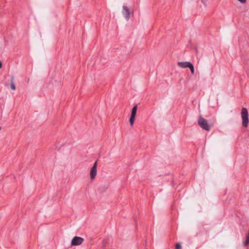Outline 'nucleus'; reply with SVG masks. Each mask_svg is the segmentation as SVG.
<instances>
[{
	"label": "nucleus",
	"mask_w": 249,
	"mask_h": 249,
	"mask_svg": "<svg viewBox=\"0 0 249 249\" xmlns=\"http://www.w3.org/2000/svg\"><path fill=\"white\" fill-rule=\"evenodd\" d=\"M241 117L242 119V125L247 127L249 124V114L247 108L244 107L241 110Z\"/></svg>",
	"instance_id": "1"
},
{
	"label": "nucleus",
	"mask_w": 249,
	"mask_h": 249,
	"mask_svg": "<svg viewBox=\"0 0 249 249\" xmlns=\"http://www.w3.org/2000/svg\"><path fill=\"white\" fill-rule=\"evenodd\" d=\"M198 124L201 128L205 130L209 131L210 129V126L208 124L207 121L201 116L199 117Z\"/></svg>",
	"instance_id": "2"
},
{
	"label": "nucleus",
	"mask_w": 249,
	"mask_h": 249,
	"mask_svg": "<svg viewBox=\"0 0 249 249\" xmlns=\"http://www.w3.org/2000/svg\"><path fill=\"white\" fill-rule=\"evenodd\" d=\"M178 66L182 68H189L190 69L191 73L194 74L195 73V69L193 65L190 62H178Z\"/></svg>",
	"instance_id": "3"
},
{
	"label": "nucleus",
	"mask_w": 249,
	"mask_h": 249,
	"mask_svg": "<svg viewBox=\"0 0 249 249\" xmlns=\"http://www.w3.org/2000/svg\"><path fill=\"white\" fill-rule=\"evenodd\" d=\"M122 14L125 19L128 21L130 18L131 14H133V11L130 12L129 9L126 6H123Z\"/></svg>",
	"instance_id": "4"
},
{
	"label": "nucleus",
	"mask_w": 249,
	"mask_h": 249,
	"mask_svg": "<svg viewBox=\"0 0 249 249\" xmlns=\"http://www.w3.org/2000/svg\"><path fill=\"white\" fill-rule=\"evenodd\" d=\"M84 239L82 237L79 236H74L71 240V246H78L80 245L84 242Z\"/></svg>",
	"instance_id": "5"
},
{
	"label": "nucleus",
	"mask_w": 249,
	"mask_h": 249,
	"mask_svg": "<svg viewBox=\"0 0 249 249\" xmlns=\"http://www.w3.org/2000/svg\"><path fill=\"white\" fill-rule=\"evenodd\" d=\"M97 162L95 161L91 168L90 171V177L91 179H93L96 176L97 174Z\"/></svg>",
	"instance_id": "6"
},
{
	"label": "nucleus",
	"mask_w": 249,
	"mask_h": 249,
	"mask_svg": "<svg viewBox=\"0 0 249 249\" xmlns=\"http://www.w3.org/2000/svg\"><path fill=\"white\" fill-rule=\"evenodd\" d=\"M137 108H138L137 105H135L133 107V108H132V110H131V116L136 117Z\"/></svg>",
	"instance_id": "7"
},
{
	"label": "nucleus",
	"mask_w": 249,
	"mask_h": 249,
	"mask_svg": "<svg viewBox=\"0 0 249 249\" xmlns=\"http://www.w3.org/2000/svg\"><path fill=\"white\" fill-rule=\"evenodd\" d=\"M111 239V238L109 237H107L104 239V240L103 241V245L104 247H105L107 246V241H109Z\"/></svg>",
	"instance_id": "8"
},
{
	"label": "nucleus",
	"mask_w": 249,
	"mask_h": 249,
	"mask_svg": "<svg viewBox=\"0 0 249 249\" xmlns=\"http://www.w3.org/2000/svg\"><path fill=\"white\" fill-rule=\"evenodd\" d=\"M13 79H14V77L12 76L11 83H10V87H11V89H12L13 90H15L16 89V86L13 82Z\"/></svg>",
	"instance_id": "9"
},
{
	"label": "nucleus",
	"mask_w": 249,
	"mask_h": 249,
	"mask_svg": "<svg viewBox=\"0 0 249 249\" xmlns=\"http://www.w3.org/2000/svg\"><path fill=\"white\" fill-rule=\"evenodd\" d=\"M135 119V116H130V118L129 119V123L131 125H133L134 124Z\"/></svg>",
	"instance_id": "10"
},
{
	"label": "nucleus",
	"mask_w": 249,
	"mask_h": 249,
	"mask_svg": "<svg viewBox=\"0 0 249 249\" xmlns=\"http://www.w3.org/2000/svg\"><path fill=\"white\" fill-rule=\"evenodd\" d=\"M181 249V246L180 243H177L176 245L175 249Z\"/></svg>",
	"instance_id": "11"
},
{
	"label": "nucleus",
	"mask_w": 249,
	"mask_h": 249,
	"mask_svg": "<svg viewBox=\"0 0 249 249\" xmlns=\"http://www.w3.org/2000/svg\"><path fill=\"white\" fill-rule=\"evenodd\" d=\"M239 2H240L242 4H244L246 2L247 0H237Z\"/></svg>",
	"instance_id": "12"
},
{
	"label": "nucleus",
	"mask_w": 249,
	"mask_h": 249,
	"mask_svg": "<svg viewBox=\"0 0 249 249\" xmlns=\"http://www.w3.org/2000/svg\"><path fill=\"white\" fill-rule=\"evenodd\" d=\"M2 63L1 61H0V69L2 68Z\"/></svg>",
	"instance_id": "13"
},
{
	"label": "nucleus",
	"mask_w": 249,
	"mask_h": 249,
	"mask_svg": "<svg viewBox=\"0 0 249 249\" xmlns=\"http://www.w3.org/2000/svg\"><path fill=\"white\" fill-rule=\"evenodd\" d=\"M201 2L204 4H205V1L204 0H201Z\"/></svg>",
	"instance_id": "14"
},
{
	"label": "nucleus",
	"mask_w": 249,
	"mask_h": 249,
	"mask_svg": "<svg viewBox=\"0 0 249 249\" xmlns=\"http://www.w3.org/2000/svg\"><path fill=\"white\" fill-rule=\"evenodd\" d=\"M1 127L0 126V130H1Z\"/></svg>",
	"instance_id": "15"
}]
</instances>
